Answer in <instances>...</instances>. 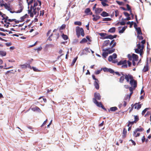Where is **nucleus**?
<instances>
[{
  "label": "nucleus",
  "mask_w": 151,
  "mask_h": 151,
  "mask_svg": "<svg viewBox=\"0 0 151 151\" xmlns=\"http://www.w3.org/2000/svg\"><path fill=\"white\" fill-rule=\"evenodd\" d=\"M28 5H31L30 8L28 10V14L31 17H33L34 15L37 13L39 14L38 11L40 10L42 2L40 0H26Z\"/></svg>",
  "instance_id": "nucleus-1"
},
{
  "label": "nucleus",
  "mask_w": 151,
  "mask_h": 151,
  "mask_svg": "<svg viewBox=\"0 0 151 151\" xmlns=\"http://www.w3.org/2000/svg\"><path fill=\"white\" fill-rule=\"evenodd\" d=\"M116 44V43L115 42L114 40H112L111 42H110L109 40H106L104 41L103 43V46L104 47H106L108 46L109 45H110L111 47L113 48Z\"/></svg>",
  "instance_id": "nucleus-2"
},
{
  "label": "nucleus",
  "mask_w": 151,
  "mask_h": 151,
  "mask_svg": "<svg viewBox=\"0 0 151 151\" xmlns=\"http://www.w3.org/2000/svg\"><path fill=\"white\" fill-rule=\"evenodd\" d=\"M144 130V129L141 126H139L138 128L136 129L133 133V135L135 137H137L139 136L140 133L139 132H142Z\"/></svg>",
  "instance_id": "nucleus-3"
},
{
  "label": "nucleus",
  "mask_w": 151,
  "mask_h": 151,
  "mask_svg": "<svg viewBox=\"0 0 151 151\" xmlns=\"http://www.w3.org/2000/svg\"><path fill=\"white\" fill-rule=\"evenodd\" d=\"M76 35L78 37H79L81 35L83 37L84 36V32L83 29L82 28H80L79 27H77L76 28Z\"/></svg>",
  "instance_id": "nucleus-4"
},
{
  "label": "nucleus",
  "mask_w": 151,
  "mask_h": 151,
  "mask_svg": "<svg viewBox=\"0 0 151 151\" xmlns=\"http://www.w3.org/2000/svg\"><path fill=\"white\" fill-rule=\"evenodd\" d=\"M121 74L122 76H124L125 79L127 82L128 83L129 82L130 80L133 78L132 75L129 74H124L122 72H121Z\"/></svg>",
  "instance_id": "nucleus-5"
},
{
  "label": "nucleus",
  "mask_w": 151,
  "mask_h": 151,
  "mask_svg": "<svg viewBox=\"0 0 151 151\" xmlns=\"http://www.w3.org/2000/svg\"><path fill=\"white\" fill-rule=\"evenodd\" d=\"M129 82L131 86L137 87V81L136 80L134 79V78L130 80Z\"/></svg>",
  "instance_id": "nucleus-6"
},
{
  "label": "nucleus",
  "mask_w": 151,
  "mask_h": 151,
  "mask_svg": "<svg viewBox=\"0 0 151 151\" xmlns=\"http://www.w3.org/2000/svg\"><path fill=\"white\" fill-rule=\"evenodd\" d=\"M115 49L111 47L106 48L105 49H103V51H107L108 54H111L114 52L115 51Z\"/></svg>",
  "instance_id": "nucleus-7"
},
{
  "label": "nucleus",
  "mask_w": 151,
  "mask_h": 151,
  "mask_svg": "<svg viewBox=\"0 0 151 151\" xmlns=\"http://www.w3.org/2000/svg\"><path fill=\"white\" fill-rule=\"evenodd\" d=\"M94 98L92 99L93 101V99H95L96 100H100L101 99V96L100 94L99 93H94Z\"/></svg>",
  "instance_id": "nucleus-8"
},
{
  "label": "nucleus",
  "mask_w": 151,
  "mask_h": 151,
  "mask_svg": "<svg viewBox=\"0 0 151 151\" xmlns=\"http://www.w3.org/2000/svg\"><path fill=\"white\" fill-rule=\"evenodd\" d=\"M99 1H101V4L103 7H106L109 6L107 4L108 2L107 0H99Z\"/></svg>",
  "instance_id": "nucleus-9"
},
{
  "label": "nucleus",
  "mask_w": 151,
  "mask_h": 151,
  "mask_svg": "<svg viewBox=\"0 0 151 151\" xmlns=\"http://www.w3.org/2000/svg\"><path fill=\"white\" fill-rule=\"evenodd\" d=\"M140 103H136L133 105V106H134V109L139 110L141 107L142 105V104H139Z\"/></svg>",
  "instance_id": "nucleus-10"
},
{
  "label": "nucleus",
  "mask_w": 151,
  "mask_h": 151,
  "mask_svg": "<svg viewBox=\"0 0 151 151\" xmlns=\"http://www.w3.org/2000/svg\"><path fill=\"white\" fill-rule=\"evenodd\" d=\"M96 105L99 107H101L102 105L101 102H98L97 101V100H96L95 99H93V102Z\"/></svg>",
  "instance_id": "nucleus-11"
},
{
  "label": "nucleus",
  "mask_w": 151,
  "mask_h": 151,
  "mask_svg": "<svg viewBox=\"0 0 151 151\" xmlns=\"http://www.w3.org/2000/svg\"><path fill=\"white\" fill-rule=\"evenodd\" d=\"M103 9L101 8H96L95 10V13L97 14H99L100 13L102 12Z\"/></svg>",
  "instance_id": "nucleus-12"
},
{
  "label": "nucleus",
  "mask_w": 151,
  "mask_h": 151,
  "mask_svg": "<svg viewBox=\"0 0 151 151\" xmlns=\"http://www.w3.org/2000/svg\"><path fill=\"white\" fill-rule=\"evenodd\" d=\"M24 7L22 5H19V10L16 11L15 12L16 13H20L22 12L23 9Z\"/></svg>",
  "instance_id": "nucleus-13"
},
{
  "label": "nucleus",
  "mask_w": 151,
  "mask_h": 151,
  "mask_svg": "<svg viewBox=\"0 0 151 151\" xmlns=\"http://www.w3.org/2000/svg\"><path fill=\"white\" fill-rule=\"evenodd\" d=\"M99 80H98V81H95L94 83V85L95 86V88L97 90H98L99 88Z\"/></svg>",
  "instance_id": "nucleus-14"
},
{
  "label": "nucleus",
  "mask_w": 151,
  "mask_h": 151,
  "mask_svg": "<svg viewBox=\"0 0 151 151\" xmlns=\"http://www.w3.org/2000/svg\"><path fill=\"white\" fill-rule=\"evenodd\" d=\"M127 131L125 128L123 129L122 132V136L123 138H125L127 135Z\"/></svg>",
  "instance_id": "nucleus-15"
},
{
  "label": "nucleus",
  "mask_w": 151,
  "mask_h": 151,
  "mask_svg": "<svg viewBox=\"0 0 151 151\" xmlns=\"http://www.w3.org/2000/svg\"><path fill=\"white\" fill-rule=\"evenodd\" d=\"M148 67V64L147 63L145 66L142 70L144 72L147 71L149 69Z\"/></svg>",
  "instance_id": "nucleus-16"
},
{
  "label": "nucleus",
  "mask_w": 151,
  "mask_h": 151,
  "mask_svg": "<svg viewBox=\"0 0 151 151\" xmlns=\"http://www.w3.org/2000/svg\"><path fill=\"white\" fill-rule=\"evenodd\" d=\"M101 15L103 17H108L109 16V14L106 12L104 11L101 14Z\"/></svg>",
  "instance_id": "nucleus-17"
},
{
  "label": "nucleus",
  "mask_w": 151,
  "mask_h": 151,
  "mask_svg": "<svg viewBox=\"0 0 151 151\" xmlns=\"http://www.w3.org/2000/svg\"><path fill=\"white\" fill-rule=\"evenodd\" d=\"M133 60L137 61L138 60V55L134 54H132Z\"/></svg>",
  "instance_id": "nucleus-18"
},
{
  "label": "nucleus",
  "mask_w": 151,
  "mask_h": 151,
  "mask_svg": "<svg viewBox=\"0 0 151 151\" xmlns=\"http://www.w3.org/2000/svg\"><path fill=\"white\" fill-rule=\"evenodd\" d=\"M136 29L137 31V35H140L142 34L141 29L139 27H137V28Z\"/></svg>",
  "instance_id": "nucleus-19"
},
{
  "label": "nucleus",
  "mask_w": 151,
  "mask_h": 151,
  "mask_svg": "<svg viewBox=\"0 0 151 151\" xmlns=\"http://www.w3.org/2000/svg\"><path fill=\"white\" fill-rule=\"evenodd\" d=\"M127 61L126 60H124V61H120L117 63L118 65H122L124 64H126Z\"/></svg>",
  "instance_id": "nucleus-20"
},
{
  "label": "nucleus",
  "mask_w": 151,
  "mask_h": 151,
  "mask_svg": "<svg viewBox=\"0 0 151 151\" xmlns=\"http://www.w3.org/2000/svg\"><path fill=\"white\" fill-rule=\"evenodd\" d=\"M150 116V120L151 118V113L150 111H148L147 112L146 114L145 115V117L147 118L149 117Z\"/></svg>",
  "instance_id": "nucleus-21"
},
{
  "label": "nucleus",
  "mask_w": 151,
  "mask_h": 151,
  "mask_svg": "<svg viewBox=\"0 0 151 151\" xmlns=\"http://www.w3.org/2000/svg\"><path fill=\"white\" fill-rule=\"evenodd\" d=\"M6 54V52L4 50L0 51V55L2 56H4Z\"/></svg>",
  "instance_id": "nucleus-22"
},
{
  "label": "nucleus",
  "mask_w": 151,
  "mask_h": 151,
  "mask_svg": "<svg viewBox=\"0 0 151 151\" xmlns=\"http://www.w3.org/2000/svg\"><path fill=\"white\" fill-rule=\"evenodd\" d=\"M125 79L124 76H121L119 79V82L121 83L124 82V81Z\"/></svg>",
  "instance_id": "nucleus-23"
},
{
  "label": "nucleus",
  "mask_w": 151,
  "mask_h": 151,
  "mask_svg": "<svg viewBox=\"0 0 151 151\" xmlns=\"http://www.w3.org/2000/svg\"><path fill=\"white\" fill-rule=\"evenodd\" d=\"M116 28L114 27L111 28L109 30L108 32L111 33H114L115 32Z\"/></svg>",
  "instance_id": "nucleus-24"
},
{
  "label": "nucleus",
  "mask_w": 151,
  "mask_h": 151,
  "mask_svg": "<svg viewBox=\"0 0 151 151\" xmlns=\"http://www.w3.org/2000/svg\"><path fill=\"white\" fill-rule=\"evenodd\" d=\"M127 28V26L124 27L121 30H119V33H122L124 32L126 29Z\"/></svg>",
  "instance_id": "nucleus-25"
},
{
  "label": "nucleus",
  "mask_w": 151,
  "mask_h": 151,
  "mask_svg": "<svg viewBox=\"0 0 151 151\" xmlns=\"http://www.w3.org/2000/svg\"><path fill=\"white\" fill-rule=\"evenodd\" d=\"M100 18V17L98 15H96L94 18L92 19L93 21H96L98 19Z\"/></svg>",
  "instance_id": "nucleus-26"
},
{
  "label": "nucleus",
  "mask_w": 151,
  "mask_h": 151,
  "mask_svg": "<svg viewBox=\"0 0 151 151\" xmlns=\"http://www.w3.org/2000/svg\"><path fill=\"white\" fill-rule=\"evenodd\" d=\"M78 58V57L77 56L74 58V59L73 60L71 64V66H73L74 65L75 63L76 62L77 60V59Z\"/></svg>",
  "instance_id": "nucleus-27"
},
{
  "label": "nucleus",
  "mask_w": 151,
  "mask_h": 151,
  "mask_svg": "<svg viewBox=\"0 0 151 151\" xmlns=\"http://www.w3.org/2000/svg\"><path fill=\"white\" fill-rule=\"evenodd\" d=\"M117 109V107L114 106L111 107L110 108L109 110V111H114Z\"/></svg>",
  "instance_id": "nucleus-28"
},
{
  "label": "nucleus",
  "mask_w": 151,
  "mask_h": 151,
  "mask_svg": "<svg viewBox=\"0 0 151 151\" xmlns=\"http://www.w3.org/2000/svg\"><path fill=\"white\" fill-rule=\"evenodd\" d=\"M126 6L127 7L126 9L127 11H129L130 12H132V11L130 6L128 4H127L126 5Z\"/></svg>",
  "instance_id": "nucleus-29"
},
{
  "label": "nucleus",
  "mask_w": 151,
  "mask_h": 151,
  "mask_svg": "<svg viewBox=\"0 0 151 151\" xmlns=\"http://www.w3.org/2000/svg\"><path fill=\"white\" fill-rule=\"evenodd\" d=\"M109 39L111 40L113 39V35H109L106 36V37H105L104 38H103V39Z\"/></svg>",
  "instance_id": "nucleus-30"
},
{
  "label": "nucleus",
  "mask_w": 151,
  "mask_h": 151,
  "mask_svg": "<svg viewBox=\"0 0 151 151\" xmlns=\"http://www.w3.org/2000/svg\"><path fill=\"white\" fill-rule=\"evenodd\" d=\"M19 66L22 68H26L27 67V64H25L23 65H20Z\"/></svg>",
  "instance_id": "nucleus-31"
},
{
  "label": "nucleus",
  "mask_w": 151,
  "mask_h": 151,
  "mask_svg": "<svg viewBox=\"0 0 151 151\" xmlns=\"http://www.w3.org/2000/svg\"><path fill=\"white\" fill-rule=\"evenodd\" d=\"M62 38L64 40H66L68 38V36L66 35H64V34H62Z\"/></svg>",
  "instance_id": "nucleus-32"
},
{
  "label": "nucleus",
  "mask_w": 151,
  "mask_h": 151,
  "mask_svg": "<svg viewBox=\"0 0 151 151\" xmlns=\"http://www.w3.org/2000/svg\"><path fill=\"white\" fill-rule=\"evenodd\" d=\"M134 122H135V123H136L139 120L138 116H137L135 115H134Z\"/></svg>",
  "instance_id": "nucleus-33"
},
{
  "label": "nucleus",
  "mask_w": 151,
  "mask_h": 151,
  "mask_svg": "<svg viewBox=\"0 0 151 151\" xmlns=\"http://www.w3.org/2000/svg\"><path fill=\"white\" fill-rule=\"evenodd\" d=\"M113 58H112V57L111 56V55H110L108 58V60L109 61H112V62L114 63H116V62H115V61H112V60H113Z\"/></svg>",
  "instance_id": "nucleus-34"
},
{
  "label": "nucleus",
  "mask_w": 151,
  "mask_h": 151,
  "mask_svg": "<svg viewBox=\"0 0 151 151\" xmlns=\"http://www.w3.org/2000/svg\"><path fill=\"white\" fill-rule=\"evenodd\" d=\"M136 88V87H134L133 86L129 87V89L130 92V93L132 92L133 93V91L135 90Z\"/></svg>",
  "instance_id": "nucleus-35"
},
{
  "label": "nucleus",
  "mask_w": 151,
  "mask_h": 151,
  "mask_svg": "<svg viewBox=\"0 0 151 151\" xmlns=\"http://www.w3.org/2000/svg\"><path fill=\"white\" fill-rule=\"evenodd\" d=\"M87 40L86 39L83 38L81 40V41H80V43L81 44H82L86 42H87Z\"/></svg>",
  "instance_id": "nucleus-36"
},
{
  "label": "nucleus",
  "mask_w": 151,
  "mask_h": 151,
  "mask_svg": "<svg viewBox=\"0 0 151 151\" xmlns=\"http://www.w3.org/2000/svg\"><path fill=\"white\" fill-rule=\"evenodd\" d=\"M108 54L107 53V52H104L102 54V55L103 57H104V58H106V57L107 56Z\"/></svg>",
  "instance_id": "nucleus-37"
},
{
  "label": "nucleus",
  "mask_w": 151,
  "mask_h": 151,
  "mask_svg": "<svg viewBox=\"0 0 151 151\" xmlns=\"http://www.w3.org/2000/svg\"><path fill=\"white\" fill-rule=\"evenodd\" d=\"M91 12V10L89 8H87L86 9L85 11V12L87 14H88V13Z\"/></svg>",
  "instance_id": "nucleus-38"
},
{
  "label": "nucleus",
  "mask_w": 151,
  "mask_h": 151,
  "mask_svg": "<svg viewBox=\"0 0 151 151\" xmlns=\"http://www.w3.org/2000/svg\"><path fill=\"white\" fill-rule=\"evenodd\" d=\"M66 27V25L65 24H62L61 26L59 28V30H61L64 29Z\"/></svg>",
  "instance_id": "nucleus-39"
},
{
  "label": "nucleus",
  "mask_w": 151,
  "mask_h": 151,
  "mask_svg": "<svg viewBox=\"0 0 151 151\" xmlns=\"http://www.w3.org/2000/svg\"><path fill=\"white\" fill-rule=\"evenodd\" d=\"M74 24L76 25L81 26L82 24V23L80 21H76L74 22Z\"/></svg>",
  "instance_id": "nucleus-40"
},
{
  "label": "nucleus",
  "mask_w": 151,
  "mask_h": 151,
  "mask_svg": "<svg viewBox=\"0 0 151 151\" xmlns=\"http://www.w3.org/2000/svg\"><path fill=\"white\" fill-rule=\"evenodd\" d=\"M99 35H100L102 37H104V38L105 37H106V35H107V34L106 33H101L99 34Z\"/></svg>",
  "instance_id": "nucleus-41"
},
{
  "label": "nucleus",
  "mask_w": 151,
  "mask_h": 151,
  "mask_svg": "<svg viewBox=\"0 0 151 151\" xmlns=\"http://www.w3.org/2000/svg\"><path fill=\"white\" fill-rule=\"evenodd\" d=\"M108 72H109L111 73H114V71L111 68H109Z\"/></svg>",
  "instance_id": "nucleus-42"
},
{
  "label": "nucleus",
  "mask_w": 151,
  "mask_h": 151,
  "mask_svg": "<svg viewBox=\"0 0 151 151\" xmlns=\"http://www.w3.org/2000/svg\"><path fill=\"white\" fill-rule=\"evenodd\" d=\"M111 20V19L109 18H103V21H110Z\"/></svg>",
  "instance_id": "nucleus-43"
},
{
  "label": "nucleus",
  "mask_w": 151,
  "mask_h": 151,
  "mask_svg": "<svg viewBox=\"0 0 151 151\" xmlns=\"http://www.w3.org/2000/svg\"><path fill=\"white\" fill-rule=\"evenodd\" d=\"M134 123H135V122H134V121L132 122L129 121L127 126L128 127H129L130 124L132 125Z\"/></svg>",
  "instance_id": "nucleus-44"
},
{
  "label": "nucleus",
  "mask_w": 151,
  "mask_h": 151,
  "mask_svg": "<svg viewBox=\"0 0 151 151\" xmlns=\"http://www.w3.org/2000/svg\"><path fill=\"white\" fill-rule=\"evenodd\" d=\"M4 6L6 9H10V6H8L7 5V4L6 3L4 4Z\"/></svg>",
  "instance_id": "nucleus-45"
},
{
  "label": "nucleus",
  "mask_w": 151,
  "mask_h": 151,
  "mask_svg": "<svg viewBox=\"0 0 151 151\" xmlns=\"http://www.w3.org/2000/svg\"><path fill=\"white\" fill-rule=\"evenodd\" d=\"M40 13L39 14L40 16H43L44 14V10H42V11H40Z\"/></svg>",
  "instance_id": "nucleus-46"
},
{
  "label": "nucleus",
  "mask_w": 151,
  "mask_h": 151,
  "mask_svg": "<svg viewBox=\"0 0 151 151\" xmlns=\"http://www.w3.org/2000/svg\"><path fill=\"white\" fill-rule=\"evenodd\" d=\"M115 16L116 17L118 16L119 14V11L118 10L116 9L115 10Z\"/></svg>",
  "instance_id": "nucleus-47"
},
{
  "label": "nucleus",
  "mask_w": 151,
  "mask_h": 151,
  "mask_svg": "<svg viewBox=\"0 0 151 151\" xmlns=\"http://www.w3.org/2000/svg\"><path fill=\"white\" fill-rule=\"evenodd\" d=\"M13 71V70H10L6 72V74H8L9 73H15V72H16V70H15L14 72H12Z\"/></svg>",
  "instance_id": "nucleus-48"
},
{
  "label": "nucleus",
  "mask_w": 151,
  "mask_h": 151,
  "mask_svg": "<svg viewBox=\"0 0 151 151\" xmlns=\"http://www.w3.org/2000/svg\"><path fill=\"white\" fill-rule=\"evenodd\" d=\"M9 17H8L7 16H6V17H4V16H3V19H2V20H6V21H8V19H9Z\"/></svg>",
  "instance_id": "nucleus-49"
},
{
  "label": "nucleus",
  "mask_w": 151,
  "mask_h": 151,
  "mask_svg": "<svg viewBox=\"0 0 151 151\" xmlns=\"http://www.w3.org/2000/svg\"><path fill=\"white\" fill-rule=\"evenodd\" d=\"M40 108L36 106L35 108H32V110L34 111L37 110L38 111L39 110H40Z\"/></svg>",
  "instance_id": "nucleus-50"
},
{
  "label": "nucleus",
  "mask_w": 151,
  "mask_h": 151,
  "mask_svg": "<svg viewBox=\"0 0 151 151\" xmlns=\"http://www.w3.org/2000/svg\"><path fill=\"white\" fill-rule=\"evenodd\" d=\"M123 13L124 15L126 17H128L130 16V14L127 12H124Z\"/></svg>",
  "instance_id": "nucleus-51"
},
{
  "label": "nucleus",
  "mask_w": 151,
  "mask_h": 151,
  "mask_svg": "<svg viewBox=\"0 0 151 151\" xmlns=\"http://www.w3.org/2000/svg\"><path fill=\"white\" fill-rule=\"evenodd\" d=\"M27 14H26L24 16H23L21 18V21L22 22L24 20V19L25 18H26V17H25V16H27Z\"/></svg>",
  "instance_id": "nucleus-52"
},
{
  "label": "nucleus",
  "mask_w": 151,
  "mask_h": 151,
  "mask_svg": "<svg viewBox=\"0 0 151 151\" xmlns=\"http://www.w3.org/2000/svg\"><path fill=\"white\" fill-rule=\"evenodd\" d=\"M113 59H115L117 57V55L116 53H114L112 55Z\"/></svg>",
  "instance_id": "nucleus-53"
},
{
  "label": "nucleus",
  "mask_w": 151,
  "mask_h": 151,
  "mask_svg": "<svg viewBox=\"0 0 151 151\" xmlns=\"http://www.w3.org/2000/svg\"><path fill=\"white\" fill-rule=\"evenodd\" d=\"M55 37L56 38V40H58L59 38L60 37L59 34L58 33L57 34H55Z\"/></svg>",
  "instance_id": "nucleus-54"
},
{
  "label": "nucleus",
  "mask_w": 151,
  "mask_h": 151,
  "mask_svg": "<svg viewBox=\"0 0 151 151\" xmlns=\"http://www.w3.org/2000/svg\"><path fill=\"white\" fill-rule=\"evenodd\" d=\"M137 37L139 40H142L143 39V37L142 36H139V35H137Z\"/></svg>",
  "instance_id": "nucleus-55"
},
{
  "label": "nucleus",
  "mask_w": 151,
  "mask_h": 151,
  "mask_svg": "<svg viewBox=\"0 0 151 151\" xmlns=\"http://www.w3.org/2000/svg\"><path fill=\"white\" fill-rule=\"evenodd\" d=\"M139 50V54L141 56L142 55V53L143 52V50L142 48H140Z\"/></svg>",
  "instance_id": "nucleus-56"
},
{
  "label": "nucleus",
  "mask_w": 151,
  "mask_h": 151,
  "mask_svg": "<svg viewBox=\"0 0 151 151\" xmlns=\"http://www.w3.org/2000/svg\"><path fill=\"white\" fill-rule=\"evenodd\" d=\"M0 30L3 32H8V30L7 29H4L3 28H0Z\"/></svg>",
  "instance_id": "nucleus-57"
},
{
  "label": "nucleus",
  "mask_w": 151,
  "mask_h": 151,
  "mask_svg": "<svg viewBox=\"0 0 151 151\" xmlns=\"http://www.w3.org/2000/svg\"><path fill=\"white\" fill-rule=\"evenodd\" d=\"M101 72V70H99L96 71L95 72V74L98 75Z\"/></svg>",
  "instance_id": "nucleus-58"
},
{
  "label": "nucleus",
  "mask_w": 151,
  "mask_h": 151,
  "mask_svg": "<svg viewBox=\"0 0 151 151\" xmlns=\"http://www.w3.org/2000/svg\"><path fill=\"white\" fill-rule=\"evenodd\" d=\"M109 68H103V71L104 72H108Z\"/></svg>",
  "instance_id": "nucleus-59"
},
{
  "label": "nucleus",
  "mask_w": 151,
  "mask_h": 151,
  "mask_svg": "<svg viewBox=\"0 0 151 151\" xmlns=\"http://www.w3.org/2000/svg\"><path fill=\"white\" fill-rule=\"evenodd\" d=\"M92 77L93 79L95 80V81H98V79L96 78L94 75H92Z\"/></svg>",
  "instance_id": "nucleus-60"
},
{
  "label": "nucleus",
  "mask_w": 151,
  "mask_h": 151,
  "mask_svg": "<svg viewBox=\"0 0 151 151\" xmlns=\"http://www.w3.org/2000/svg\"><path fill=\"white\" fill-rule=\"evenodd\" d=\"M47 119H46L44 122L43 123V124H42L41 125V127H42L43 126H44L47 123Z\"/></svg>",
  "instance_id": "nucleus-61"
},
{
  "label": "nucleus",
  "mask_w": 151,
  "mask_h": 151,
  "mask_svg": "<svg viewBox=\"0 0 151 151\" xmlns=\"http://www.w3.org/2000/svg\"><path fill=\"white\" fill-rule=\"evenodd\" d=\"M147 111L145 109L142 111V115H143L145 114V113Z\"/></svg>",
  "instance_id": "nucleus-62"
},
{
  "label": "nucleus",
  "mask_w": 151,
  "mask_h": 151,
  "mask_svg": "<svg viewBox=\"0 0 151 151\" xmlns=\"http://www.w3.org/2000/svg\"><path fill=\"white\" fill-rule=\"evenodd\" d=\"M145 140V136H143L142 137V142H144Z\"/></svg>",
  "instance_id": "nucleus-63"
},
{
  "label": "nucleus",
  "mask_w": 151,
  "mask_h": 151,
  "mask_svg": "<svg viewBox=\"0 0 151 151\" xmlns=\"http://www.w3.org/2000/svg\"><path fill=\"white\" fill-rule=\"evenodd\" d=\"M125 22H124L122 21L120 22V24L121 25H124L125 24Z\"/></svg>",
  "instance_id": "nucleus-64"
}]
</instances>
